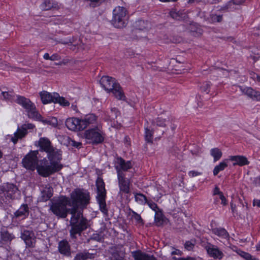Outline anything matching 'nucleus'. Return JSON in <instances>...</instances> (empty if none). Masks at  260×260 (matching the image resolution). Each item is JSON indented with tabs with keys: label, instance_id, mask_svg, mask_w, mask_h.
Masks as SVG:
<instances>
[{
	"label": "nucleus",
	"instance_id": "nucleus-5",
	"mask_svg": "<svg viewBox=\"0 0 260 260\" xmlns=\"http://www.w3.org/2000/svg\"><path fill=\"white\" fill-rule=\"evenodd\" d=\"M127 11L123 7L117 6L113 11L111 22L116 28H123L126 26Z\"/></svg>",
	"mask_w": 260,
	"mask_h": 260
},
{
	"label": "nucleus",
	"instance_id": "nucleus-55",
	"mask_svg": "<svg viewBox=\"0 0 260 260\" xmlns=\"http://www.w3.org/2000/svg\"><path fill=\"white\" fill-rule=\"evenodd\" d=\"M256 249L257 251H260V242L256 245Z\"/></svg>",
	"mask_w": 260,
	"mask_h": 260
},
{
	"label": "nucleus",
	"instance_id": "nucleus-18",
	"mask_svg": "<svg viewBox=\"0 0 260 260\" xmlns=\"http://www.w3.org/2000/svg\"><path fill=\"white\" fill-rule=\"evenodd\" d=\"M229 160L234 161V166L238 165L243 166L249 164L247 158L243 155L230 156H229Z\"/></svg>",
	"mask_w": 260,
	"mask_h": 260
},
{
	"label": "nucleus",
	"instance_id": "nucleus-28",
	"mask_svg": "<svg viewBox=\"0 0 260 260\" xmlns=\"http://www.w3.org/2000/svg\"><path fill=\"white\" fill-rule=\"evenodd\" d=\"M210 155L213 157V160L216 162L222 157V153L218 148H212L210 151Z\"/></svg>",
	"mask_w": 260,
	"mask_h": 260
},
{
	"label": "nucleus",
	"instance_id": "nucleus-40",
	"mask_svg": "<svg viewBox=\"0 0 260 260\" xmlns=\"http://www.w3.org/2000/svg\"><path fill=\"white\" fill-rule=\"evenodd\" d=\"M155 221L158 225H161L162 223V215L161 213L158 211L155 212Z\"/></svg>",
	"mask_w": 260,
	"mask_h": 260
},
{
	"label": "nucleus",
	"instance_id": "nucleus-9",
	"mask_svg": "<svg viewBox=\"0 0 260 260\" xmlns=\"http://www.w3.org/2000/svg\"><path fill=\"white\" fill-rule=\"evenodd\" d=\"M17 194H19V191L16 186L10 183L4 184L0 192V201L2 203H6L10 200L15 199Z\"/></svg>",
	"mask_w": 260,
	"mask_h": 260
},
{
	"label": "nucleus",
	"instance_id": "nucleus-13",
	"mask_svg": "<svg viewBox=\"0 0 260 260\" xmlns=\"http://www.w3.org/2000/svg\"><path fill=\"white\" fill-rule=\"evenodd\" d=\"M96 117L94 114H89L85 116L83 118H78V122L76 131L83 130L90 124H93L96 121Z\"/></svg>",
	"mask_w": 260,
	"mask_h": 260
},
{
	"label": "nucleus",
	"instance_id": "nucleus-59",
	"mask_svg": "<svg viewBox=\"0 0 260 260\" xmlns=\"http://www.w3.org/2000/svg\"><path fill=\"white\" fill-rule=\"evenodd\" d=\"M222 71L225 72V70H222V69H217V70H216V72L218 73V74H219V73H220V72H222Z\"/></svg>",
	"mask_w": 260,
	"mask_h": 260
},
{
	"label": "nucleus",
	"instance_id": "nucleus-20",
	"mask_svg": "<svg viewBox=\"0 0 260 260\" xmlns=\"http://www.w3.org/2000/svg\"><path fill=\"white\" fill-rule=\"evenodd\" d=\"M41 101L44 104L54 103V93H50L46 91H42L39 93Z\"/></svg>",
	"mask_w": 260,
	"mask_h": 260
},
{
	"label": "nucleus",
	"instance_id": "nucleus-35",
	"mask_svg": "<svg viewBox=\"0 0 260 260\" xmlns=\"http://www.w3.org/2000/svg\"><path fill=\"white\" fill-rule=\"evenodd\" d=\"M119 115L118 111L115 108H112L111 111L108 115V118L106 120H114L117 118Z\"/></svg>",
	"mask_w": 260,
	"mask_h": 260
},
{
	"label": "nucleus",
	"instance_id": "nucleus-2",
	"mask_svg": "<svg viewBox=\"0 0 260 260\" xmlns=\"http://www.w3.org/2000/svg\"><path fill=\"white\" fill-rule=\"evenodd\" d=\"M50 165L46 158L40 160L36 167L37 172L41 176L46 177L50 175L60 171L62 168V165L60 161L61 159H57L56 157L49 156L47 157Z\"/></svg>",
	"mask_w": 260,
	"mask_h": 260
},
{
	"label": "nucleus",
	"instance_id": "nucleus-8",
	"mask_svg": "<svg viewBox=\"0 0 260 260\" xmlns=\"http://www.w3.org/2000/svg\"><path fill=\"white\" fill-rule=\"evenodd\" d=\"M38 145L40 147V150L45 151L47 153V157L49 156L56 157L57 159H61V152L55 148H54L50 141L47 138H41L37 142Z\"/></svg>",
	"mask_w": 260,
	"mask_h": 260
},
{
	"label": "nucleus",
	"instance_id": "nucleus-42",
	"mask_svg": "<svg viewBox=\"0 0 260 260\" xmlns=\"http://www.w3.org/2000/svg\"><path fill=\"white\" fill-rule=\"evenodd\" d=\"M146 203L147 204L148 206L155 212L158 211L159 209L158 208L157 205L155 203L153 202L152 201H147Z\"/></svg>",
	"mask_w": 260,
	"mask_h": 260
},
{
	"label": "nucleus",
	"instance_id": "nucleus-47",
	"mask_svg": "<svg viewBox=\"0 0 260 260\" xmlns=\"http://www.w3.org/2000/svg\"><path fill=\"white\" fill-rule=\"evenodd\" d=\"M219 196H220L219 197L220 199L221 200V204L223 205H226V204H227L226 200L225 198L224 197L223 193L220 194V195Z\"/></svg>",
	"mask_w": 260,
	"mask_h": 260
},
{
	"label": "nucleus",
	"instance_id": "nucleus-38",
	"mask_svg": "<svg viewBox=\"0 0 260 260\" xmlns=\"http://www.w3.org/2000/svg\"><path fill=\"white\" fill-rule=\"evenodd\" d=\"M90 257V255L88 253H79L76 255L74 260H86Z\"/></svg>",
	"mask_w": 260,
	"mask_h": 260
},
{
	"label": "nucleus",
	"instance_id": "nucleus-30",
	"mask_svg": "<svg viewBox=\"0 0 260 260\" xmlns=\"http://www.w3.org/2000/svg\"><path fill=\"white\" fill-rule=\"evenodd\" d=\"M2 94L3 95V98L10 102H15L16 96L17 95H15V93L12 91H2Z\"/></svg>",
	"mask_w": 260,
	"mask_h": 260
},
{
	"label": "nucleus",
	"instance_id": "nucleus-11",
	"mask_svg": "<svg viewBox=\"0 0 260 260\" xmlns=\"http://www.w3.org/2000/svg\"><path fill=\"white\" fill-rule=\"evenodd\" d=\"M38 154V151H34L27 154L22 160V164L24 167L27 169L31 170H35L37 166Z\"/></svg>",
	"mask_w": 260,
	"mask_h": 260
},
{
	"label": "nucleus",
	"instance_id": "nucleus-63",
	"mask_svg": "<svg viewBox=\"0 0 260 260\" xmlns=\"http://www.w3.org/2000/svg\"><path fill=\"white\" fill-rule=\"evenodd\" d=\"M189 1H190V0H189Z\"/></svg>",
	"mask_w": 260,
	"mask_h": 260
},
{
	"label": "nucleus",
	"instance_id": "nucleus-62",
	"mask_svg": "<svg viewBox=\"0 0 260 260\" xmlns=\"http://www.w3.org/2000/svg\"><path fill=\"white\" fill-rule=\"evenodd\" d=\"M2 156H3V153L1 152V151L0 150V158L2 157Z\"/></svg>",
	"mask_w": 260,
	"mask_h": 260
},
{
	"label": "nucleus",
	"instance_id": "nucleus-51",
	"mask_svg": "<svg viewBox=\"0 0 260 260\" xmlns=\"http://www.w3.org/2000/svg\"><path fill=\"white\" fill-rule=\"evenodd\" d=\"M222 193L220 191L219 188L217 187H216L214 190L213 194L214 195L215 194H219V196L220 194H222Z\"/></svg>",
	"mask_w": 260,
	"mask_h": 260
},
{
	"label": "nucleus",
	"instance_id": "nucleus-37",
	"mask_svg": "<svg viewBox=\"0 0 260 260\" xmlns=\"http://www.w3.org/2000/svg\"><path fill=\"white\" fill-rule=\"evenodd\" d=\"M145 140L147 142L152 143L153 138V132L147 128H145Z\"/></svg>",
	"mask_w": 260,
	"mask_h": 260
},
{
	"label": "nucleus",
	"instance_id": "nucleus-23",
	"mask_svg": "<svg viewBox=\"0 0 260 260\" xmlns=\"http://www.w3.org/2000/svg\"><path fill=\"white\" fill-rule=\"evenodd\" d=\"M58 250L60 253L68 255L70 254V247L67 241L62 240L58 244Z\"/></svg>",
	"mask_w": 260,
	"mask_h": 260
},
{
	"label": "nucleus",
	"instance_id": "nucleus-52",
	"mask_svg": "<svg viewBox=\"0 0 260 260\" xmlns=\"http://www.w3.org/2000/svg\"><path fill=\"white\" fill-rule=\"evenodd\" d=\"M7 68V65L2 60H0V69H6Z\"/></svg>",
	"mask_w": 260,
	"mask_h": 260
},
{
	"label": "nucleus",
	"instance_id": "nucleus-39",
	"mask_svg": "<svg viewBox=\"0 0 260 260\" xmlns=\"http://www.w3.org/2000/svg\"><path fill=\"white\" fill-rule=\"evenodd\" d=\"M166 122L164 119L158 117L155 121H153L152 124L154 126L156 125L159 126H165L166 125Z\"/></svg>",
	"mask_w": 260,
	"mask_h": 260
},
{
	"label": "nucleus",
	"instance_id": "nucleus-54",
	"mask_svg": "<svg viewBox=\"0 0 260 260\" xmlns=\"http://www.w3.org/2000/svg\"><path fill=\"white\" fill-rule=\"evenodd\" d=\"M43 58L46 60H50V56L48 53H46L43 55Z\"/></svg>",
	"mask_w": 260,
	"mask_h": 260
},
{
	"label": "nucleus",
	"instance_id": "nucleus-45",
	"mask_svg": "<svg viewBox=\"0 0 260 260\" xmlns=\"http://www.w3.org/2000/svg\"><path fill=\"white\" fill-rule=\"evenodd\" d=\"M60 59H61V57L57 53H54V54H52L51 56H50V60H52V61L58 60H60Z\"/></svg>",
	"mask_w": 260,
	"mask_h": 260
},
{
	"label": "nucleus",
	"instance_id": "nucleus-36",
	"mask_svg": "<svg viewBox=\"0 0 260 260\" xmlns=\"http://www.w3.org/2000/svg\"><path fill=\"white\" fill-rule=\"evenodd\" d=\"M211 86V84L210 82L204 83L200 87L201 91L207 94L209 93L210 91Z\"/></svg>",
	"mask_w": 260,
	"mask_h": 260
},
{
	"label": "nucleus",
	"instance_id": "nucleus-25",
	"mask_svg": "<svg viewBox=\"0 0 260 260\" xmlns=\"http://www.w3.org/2000/svg\"><path fill=\"white\" fill-rule=\"evenodd\" d=\"M96 184L98 190L97 196H106L105 183L103 179L99 177L96 180Z\"/></svg>",
	"mask_w": 260,
	"mask_h": 260
},
{
	"label": "nucleus",
	"instance_id": "nucleus-12",
	"mask_svg": "<svg viewBox=\"0 0 260 260\" xmlns=\"http://www.w3.org/2000/svg\"><path fill=\"white\" fill-rule=\"evenodd\" d=\"M114 166L117 175H125L123 172L132 168L133 164L131 161H125L121 157H117L115 160Z\"/></svg>",
	"mask_w": 260,
	"mask_h": 260
},
{
	"label": "nucleus",
	"instance_id": "nucleus-21",
	"mask_svg": "<svg viewBox=\"0 0 260 260\" xmlns=\"http://www.w3.org/2000/svg\"><path fill=\"white\" fill-rule=\"evenodd\" d=\"M29 214L27 205H22L14 213L15 216L21 219L25 218Z\"/></svg>",
	"mask_w": 260,
	"mask_h": 260
},
{
	"label": "nucleus",
	"instance_id": "nucleus-22",
	"mask_svg": "<svg viewBox=\"0 0 260 260\" xmlns=\"http://www.w3.org/2000/svg\"><path fill=\"white\" fill-rule=\"evenodd\" d=\"M40 8L42 10L46 11L52 9H58L59 8V6L54 2L50 0H45L40 5Z\"/></svg>",
	"mask_w": 260,
	"mask_h": 260
},
{
	"label": "nucleus",
	"instance_id": "nucleus-48",
	"mask_svg": "<svg viewBox=\"0 0 260 260\" xmlns=\"http://www.w3.org/2000/svg\"><path fill=\"white\" fill-rule=\"evenodd\" d=\"M253 206L260 208V200L254 199L253 201Z\"/></svg>",
	"mask_w": 260,
	"mask_h": 260
},
{
	"label": "nucleus",
	"instance_id": "nucleus-10",
	"mask_svg": "<svg viewBox=\"0 0 260 260\" xmlns=\"http://www.w3.org/2000/svg\"><path fill=\"white\" fill-rule=\"evenodd\" d=\"M35 125L31 123H25L18 127L17 131L14 133V135H8L7 139H10L11 141L15 144L18 140L25 137L27 134L28 129H32Z\"/></svg>",
	"mask_w": 260,
	"mask_h": 260
},
{
	"label": "nucleus",
	"instance_id": "nucleus-31",
	"mask_svg": "<svg viewBox=\"0 0 260 260\" xmlns=\"http://www.w3.org/2000/svg\"><path fill=\"white\" fill-rule=\"evenodd\" d=\"M212 232L215 235L223 238H226L229 236L226 231L222 228L214 229L212 230Z\"/></svg>",
	"mask_w": 260,
	"mask_h": 260
},
{
	"label": "nucleus",
	"instance_id": "nucleus-7",
	"mask_svg": "<svg viewBox=\"0 0 260 260\" xmlns=\"http://www.w3.org/2000/svg\"><path fill=\"white\" fill-rule=\"evenodd\" d=\"M86 142L92 144H98L104 140L105 134L102 128L95 127L86 130L83 135Z\"/></svg>",
	"mask_w": 260,
	"mask_h": 260
},
{
	"label": "nucleus",
	"instance_id": "nucleus-27",
	"mask_svg": "<svg viewBox=\"0 0 260 260\" xmlns=\"http://www.w3.org/2000/svg\"><path fill=\"white\" fill-rule=\"evenodd\" d=\"M228 159H224L221 161L218 165L216 166L213 170V173L214 175H217L219 172L222 171L226 168L228 165Z\"/></svg>",
	"mask_w": 260,
	"mask_h": 260
},
{
	"label": "nucleus",
	"instance_id": "nucleus-4",
	"mask_svg": "<svg viewBox=\"0 0 260 260\" xmlns=\"http://www.w3.org/2000/svg\"><path fill=\"white\" fill-rule=\"evenodd\" d=\"M100 82L105 90L108 92L112 91L116 98L120 100H125V96L119 85L116 83L114 78L109 76H103Z\"/></svg>",
	"mask_w": 260,
	"mask_h": 260
},
{
	"label": "nucleus",
	"instance_id": "nucleus-53",
	"mask_svg": "<svg viewBox=\"0 0 260 260\" xmlns=\"http://www.w3.org/2000/svg\"><path fill=\"white\" fill-rule=\"evenodd\" d=\"M231 207L233 213H235L236 212V206L233 203H231Z\"/></svg>",
	"mask_w": 260,
	"mask_h": 260
},
{
	"label": "nucleus",
	"instance_id": "nucleus-24",
	"mask_svg": "<svg viewBox=\"0 0 260 260\" xmlns=\"http://www.w3.org/2000/svg\"><path fill=\"white\" fill-rule=\"evenodd\" d=\"M78 122V118H68L66 121V125L70 130L76 131Z\"/></svg>",
	"mask_w": 260,
	"mask_h": 260
},
{
	"label": "nucleus",
	"instance_id": "nucleus-56",
	"mask_svg": "<svg viewBox=\"0 0 260 260\" xmlns=\"http://www.w3.org/2000/svg\"><path fill=\"white\" fill-rule=\"evenodd\" d=\"M177 0H159L161 2H176Z\"/></svg>",
	"mask_w": 260,
	"mask_h": 260
},
{
	"label": "nucleus",
	"instance_id": "nucleus-17",
	"mask_svg": "<svg viewBox=\"0 0 260 260\" xmlns=\"http://www.w3.org/2000/svg\"><path fill=\"white\" fill-rule=\"evenodd\" d=\"M132 254L135 260H156L154 256L143 252L140 250L133 251Z\"/></svg>",
	"mask_w": 260,
	"mask_h": 260
},
{
	"label": "nucleus",
	"instance_id": "nucleus-1",
	"mask_svg": "<svg viewBox=\"0 0 260 260\" xmlns=\"http://www.w3.org/2000/svg\"><path fill=\"white\" fill-rule=\"evenodd\" d=\"M89 193L85 190L76 189L71 193L70 201L72 208L71 209L72 229L70 235L72 238H75L76 234H80L87 228V221L83 217L82 213L78 211V209L85 208L89 204Z\"/></svg>",
	"mask_w": 260,
	"mask_h": 260
},
{
	"label": "nucleus",
	"instance_id": "nucleus-57",
	"mask_svg": "<svg viewBox=\"0 0 260 260\" xmlns=\"http://www.w3.org/2000/svg\"><path fill=\"white\" fill-rule=\"evenodd\" d=\"M254 53L258 56V57H259L260 56V50H257L256 52H254Z\"/></svg>",
	"mask_w": 260,
	"mask_h": 260
},
{
	"label": "nucleus",
	"instance_id": "nucleus-44",
	"mask_svg": "<svg viewBox=\"0 0 260 260\" xmlns=\"http://www.w3.org/2000/svg\"><path fill=\"white\" fill-rule=\"evenodd\" d=\"M201 173L196 171H190L188 174L190 177H194L201 175Z\"/></svg>",
	"mask_w": 260,
	"mask_h": 260
},
{
	"label": "nucleus",
	"instance_id": "nucleus-60",
	"mask_svg": "<svg viewBox=\"0 0 260 260\" xmlns=\"http://www.w3.org/2000/svg\"><path fill=\"white\" fill-rule=\"evenodd\" d=\"M248 260H258L257 258L253 257L252 255H251V258L249 259Z\"/></svg>",
	"mask_w": 260,
	"mask_h": 260
},
{
	"label": "nucleus",
	"instance_id": "nucleus-43",
	"mask_svg": "<svg viewBox=\"0 0 260 260\" xmlns=\"http://www.w3.org/2000/svg\"><path fill=\"white\" fill-rule=\"evenodd\" d=\"M239 254L246 260H248L251 258V255L244 251H240L238 252Z\"/></svg>",
	"mask_w": 260,
	"mask_h": 260
},
{
	"label": "nucleus",
	"instance_id": "nucleus-61",
	"mask_svg": "<svg viewBox=\"0 0 260 260\" xmlns=\"http://www.w3.org/2000/svg\"><path fill=\"white\" fill-rule=\"evenodd\" d=\"M112 260H123V259L121 257H119L118 258H115V259H112Z\"/></svg>",
	"mask_w": 260,
	"mask_h": 260
},
{
	"label": "nucleus",
	"instance_id": "nucleus-34",
	"mask_svg": "<svg viewBox=\"0 0 260 260\" xmlns=\"http://www.w3.org/2000/svg\"><path fill=\"white\" fill-rule=\"evenodd\" d=\"M14 238V236L9 233L7 231H3L1 232V239L4 241H11Z\"/></svg>",
	"mask_w": 260,
	"mask_h": 260
},
{
	"label": "nucleus",
	"instance_id": "nucleus-6",
	"mask_svg": "<svg viewBox=\"0 0 260 260\" xmlns=\"http://www.w3.org/2000/svg\"><path fill=\"white\" fill-rule=\"evenodd\" d=\"M15 102L25 109L29 118L40 120L41 115L37 111L35 104L29 99L18 95L16 96Z\"/></svg>",
	"mask_w": 260,
	"mask_h": 260
},
{
	"label": "nucleus",
	"instance_id": "nucleus-58",
	"mask_svg": "<svg viewBox=\"0 0 260 260\" xmlns=\"http://www.w3.org/2000/svg\"><path fill=\"white\" fill-rule=\"evenodd\" d=\"M177 260H194V259L193 258H191V257H189V258H188L187 259H183V258H179Z\"/></svg>",
	"mask_w": 260,
	"mask_h": 260
},
{
	"label": "nucleus",
	"instance_id": "nucleus-26",
	"mask_svg": "<svg viewBox=\"0 0 260 260\" xmlns=\"http://www.w3.org/2000/svg\"><path fill=\"white\" fill-rule=\"evenodd\" d=\"M106 196L102 195V196H96L98 203L99 205L101 211L104 214L107 213V209L106 208V204L105 202Z\"/></svg>",
	"mask_w": 260,
	"mask_h": 260
},
{
	"label": "nucleus",
	"instance_id": "nucleus-3",
	"mask_svg": "<svg viewBox=\"0 0 260 260\" xmlns=\"http://www.w3.org/2000/svg\"><path fill=\"white\" fill-rule=\"evenodd\" d=\"M72 207L70 200L66 197H61L57 199L53 200L50 206V210L57 216L65 218L71 210L67 206Z\"/></svg>",
	"mask_w": 260,
	"mask_h": 260
},
{
	"label": "nucleus",
	"instance_id": "nucleus-15",
	"mask_svg": "<svg viewBox=\"0 0 260 260\" xmlns=\"http://www.w3.org/2000/svg\"><path fill=\"white\" fill-rule=\"evenodd\" d=\"M206 249L208 254L214 258L221 259L223 256V252L215 245L208 244Z\"/></svg>",
	"mask_w": 260,
	"mask_h": 260
},
{
	"label": "nucleus",
	"instance_id": "nucleus-49",
	"mask_svg": "<svg viewBox=\"0 0 260 260\" xmlns=\"http://www.w3.org/2000/svg\"><path fill=\"white\" fill-rule=\"evenodd\" d=\"M72 145L74 147L78 148V147H80L82 144L80 142H76L75 141H72Z\"/></svg>",
	"mask_w": 260,
	"mask_h": 260
},
{
	"label": "nucleus",
	"instance_id": "nucleus-14",
	"mask_svg": "<svg viewBox=\"0 0 260 260\" xmlns=\"http://www.w3.org/2000/svg\"><path fill=\"white\" fill-rule=\"evenodd\" d=\"M117 179L120 192L128 193L130 192V186L131 185L130 180L126 178L125 175H117Z\"/></svg>",
	"mask_w": 260,
	"mask_h": 260
},
{
	"label": "nucleus",
	"instance_id": "nucleus-16",
	"mask_svg": "<svg viewBox=\"0 0 260 260\" xmlns=\"http://www.w3.org/2000/svg\"><path fill=\"white\" fill-rule=\"evenodd\" d=\"M241 92L253 100L260 101V92L254 90L251 87H240Z\"/></svg>",
	"mask_w": 260,
	"mask_h": 260
},
{
	"label": "nucleus",
	"instance_id": "nucleus-50",
	"mask_svg": "<svg viewBox=\"0 0 260 260\" xmlns=\"http://www.w3.org/2000/svg\"><path fill=\"white\" fill-rule=\"evenodd\" d=\"M254 183L256 186H260V176L256 177L254 180Z\"/></svg>",
	"mask_w": 260,
	"mask_h": 260
},
{
	"label": "nucleus",
	"instance_id": "nucleus-41",
	"mask_svg": "<svg viewBox=\"0 0 260 260\" xmlns=\"http://www.w3.org/2000/svg\"><path fill=\"white\" fill-rule=\"evenodd\" d=\"M132 217L138 223H143V220L141 216L137 213L136 212L133 211V214Z\"/></svg>",
	"mask_w": 260,
	"mask_h": 260
},
{
	"label": "nucleus",
	"instance_id": "nucleus-33",
	"mask_svg": "<svg viewBox=\"0 0 260 260\" xmlns=\"http://www.w3.org/2000/svg\"><path fill=\"white\" fill-rule=\"evenodd\" d=\"M43 122L45 124H47L51 125L52 127H56L58 125V121L56 118L52 117L49 118L48 119L43 120Z\"/></svg>",
	"mask_w": 260,
	"mask_h": 260
},
{
	"label": "nucleus",
	"instance_id": "nucleus-46",
	"mask_svg": "<svg viewBox=\"0 0 260 260\" xmlns=\"http://www.w3.org/2000/svg\"><path fill=\"white\" fill-rule=\"evenodd\" d=\"M193 247V245L189 241H187L185 244V247L188 250L191 249Z\"/></svg>",
	"mask_w": 260,
	"mask_h": 260
},
{
	"label": "nucleus",
	"instance_id": "nucleus-29",
	"mask_svg": "<svg viewBox=\"0 0 260 260\" xmlns=\"http://www.w3.org/2000/svg\"><path fill=\"white\" fill-rule=\"evenodd\" d=\"M54 103H58L61 106H69L70 105V103L68 101H67L66 99H65L63 97H61L59 96V95L57 93H54Z\"/></svg>",
	"mask_w": 260,
	"mask_h": 260
},
{
	"label": "nucleus",
	"instance_id": "nucleus-32",
	"mask_svg": "<svg viewBox=\"0 0 260 260\" xmlns=\"http://www.w3.org/2000/svg\"><path fill=\"white\" fill-rule=\"evenodd\" d=\"M135 199L136 202L140 205L145 204L147 201L146 197L142 193H135Z\"/></svg>",
	"mask_w": 260,
	"mask_h": 260
},
{
	"label": "nucleus",
	"instance_id": "nucleus-19",
	"mask_svg": "<svg viewBox=\"0 0 260 260\" xmlns=\"http://www.w3.org/2000/svg\"><path fill=\"white\" fill-rule=\"evenodd\" d=\"M21 238L24 240L26 245L28 246H32L36 240L34 234L29 231H24L21 235Z\"/></svg>",
	"mask_w": 260,
	"mask_h": 260
}]
</instances>
